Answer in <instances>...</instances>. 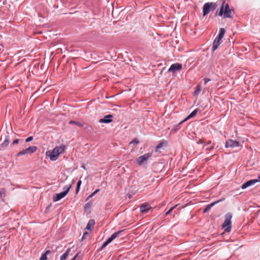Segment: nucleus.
Instances as JSON below:
<instances>
[{
  "mask_svg": "<svg viewBox=\"0 0 260 260\" xmlns=\"http://www.w3.org/2000/svg\"><path fill=\"white\" fill-rule=\"evenodd\" d=\"M64 145L56 146L52 151H48L46 154L51 161H55L58 159L59 155L64 151Z\"/></svg>",
  "mask_w": 260,
  "mask_h": 260,
  "instance_id": "f257e3e1",
  "label": "nucleus"
},
{
  "mask_svg": "<svg viewBox=\"0 0 260 260\" xmlns=\"http://www.w3.org/2000/svg\"><path fill=\"white\" fill-rule=\"evenodd\" d=\"M225 32V29L224 28H221L220 29L218 36L216 37L213 43L212 47V50L213 51H215L221 44L222 42L221 40L223 38Z\"/></svg>",
  "mask_w": 260,
  "mask_h": 260,
  "instance_id": "f03ea898",
  "label": "nucleus"
},
{
  "mask_svg": "<svg viewBox=\"0 0 260 260\" xmlns=\"http://www.w3.org/2000/svg\"><path fill=\"white\" fill-rule=\"evenodd\" d=\"M217 7L215 3L209 2L205 3L203 7V16H205L210 12L214 11Z\"/></svg>",
  "mask_w": 260,
  "mask_h": 260,
  "instance_id": "7ed1b4c3",
  "label": "nucleus"
},
{
  "mask_svg": "<svg viewBox=\"0 0 260 260\" xmlns=\"http://www.w3.org/2000/svg\"><path fill=\"white\" fill-rule=\"evenodd\" d=\"M72 188V185H66L63 187V191L58 193H56L53 196V201L54 202H57L64 198L68 193V192L70 191V189Z\"/></svg>",
  "mask_w": 260,
  "mask_h": 260,
  "instance_id": "20e7f679",
  "label": "nucleus"
},
{
  "mask_svg": "<svg viewBox=\"0 0 260 260\" xmlns=\"http://www.w3.org/2000/svg\"><path fill=\"white\" fill-rule=\"evenodd\" d=\"M123 231H119L117 232H115L113 233L109 238H108L106 241H105L103 244H102L101 249H102L104 248H105L108 244L111 243L114 239H115L116 238H117L119 234L122 232Z\"/></svg>",
  "mask_w": 260,
  "mask_h": 260,
  "instance_id": "39448f33",
  "label": "nucleus"
},
{
  "mask_svg": "<svg viewBox=\"0 0 260 260\" xmlns=\"http://www.w3.org/2000/svg\"><path fill=\"white\" fill-rule=\"evenodd\" d=\"M37 149V147L35 146H32L28 147L27 148L24 149L17 154V156H19L27 154H31L35 152Z\"/></svg>",
  "mask_w": 260,
  "mask_h": 260,
  "instance_id": "423d86ee",
  "label": "nucleus"
},
{
  "mask_svg": "<svg viewBox=\"0 0 260 260\" xmlns=\"http://www.w3.org/2000/svg\"><path fill=\"white\" fill-rule=\"evenodd\" d=\"M151 156V154L149 153H145L143 155L139 156L137 159V163L141 166L144 162H146L149 157Z\"/></svg>",
  "mask_w": 260,
  "mask_h": 260,
  "instance_id": "0eeeda50",
  "label": "nucleus"
},
{
  "mask_svg": "<svg viewBox=\"0 0 260 260\" xmlns=\"http://www.w3.org/2000/svg\"><path fill=\"white\" fill-rule=\"evenodd\" d=\"M225 2L223 4V6L220 8V9L218 13V15L219 16H221L223 15L224 18H228V4H225L224 5Z\"/></svg>",
  "mask_w": 260,
  "mask_h": 260,
  "instance_id": "6e6552de",
  "label": "nucleus"
},
{
  "mask_svg": "<svg viewBox=\"0 0 260 260\" xmlns=\"http://www.w3.org/2000/svg\"><path fill=\"white\" fill-rule=\"evenodd\" d=\"M182 64L179 63L172 64L168 70V72H172L173 73L182 69Z\"/></svg>",
  "mask_w": 260,
  "mask_h": 260,
  "instance_id": "1a4fd4ad",
  "label": "nucleus"
},
{
  "mask_svg": "<svg viewBox=\"0 0 260 260\" xmlns=\"http://www.w3.org/2000/svg\"><path fill=\"white\" fill-rule=\"evenodd\" d=\"M257 182V180H256V179L250 180L249 181H247L246 182L244 183V184H243L241 186V188L242 189H244L249 186H250L251 185L255 184Z\"/></svg>",
  "mask_w": 260,
  "mask_h": 260,
  "instance_id": "9d476101",
  "label": "nucleus"
},
{
  "mask_svg": "<svg viewBox=\"0 0 260 260\" xmlns=\"http://www.w3.org/2000/svg\"><path fill=\"white\" fill-rule=\"evenodd\" d=\"M112 115H107L104 116L103 118H101L99 120L100 123H109L112 121Z\"/></svg>",
  "mask_w": 260,
  "mask_h": 260,
  "instance_id": "9b49d317",
  "label": "nucleus"
},
{
  "mask_svg": "<svg viewBox=\"0 0 260 260\" xmlns=\"http://www.w3.org/2000/svg\"><path fill=\"white\" fill-rule=\"evenodd\" d=\"M198 111H199L198 109H194L186 118H185L183 120L181 121L179 123V124H182V123L186 121V120L194 117L197 114Z\"/></svg>",
  "mask_w": 260,
  "mask_h": 260,
  "instance_id": "f8f14e48",
  "label": "nucleus"
},
{
  "mask_svg": "<svg viewBox=\"0 0 260 260\" xmlns=\"http://www.w3.org/2000/svg\"><path fill=\"white\" fill-rule=\"evenodd\" d=\"M224 199H220V200H219L217 201H215V202H214L213 203H212L211 204H209V205H208L204 209V213H206V212H207L208 211H209L211 208L212 207H213L214 205H215L216 204L220 202H221L222 200H223Z\"/></svg>",
  "mask_w": 260,
  "mask_h": 260,
  "instance_id": "ddd939ff",
  "label": "nucleus"
},
{
  "mask_svg": "<svg viewBox=\"0 0 260 260\" xmlns=\"http://www.w3.org/2000/svg\"><path fill=\"white\" fill-rule=\"evenodd\" d=\"M151 207L148 204H143L140 207V212L142 213L147 212Z\"/></svg>",
  "mask_w": 260,
  "mask_h": 260,
  "instance_id": "4468645a",
  "label": "nucleus"
},
{
  "mask_svg": "<svg viewBox=\"0 0 260 260\" xmlns=\"http://www.w3.org/2000/svg\"><path fill=\"white\" fill-rule=\"evenodd\" d=\"M239 145V143L238 141L229 140V147L234 148L235 147H238Z\"/></svg>",
  "mask_w": 260,
  "mask_h": 260,
  "instance_id": "2eb2a0df",
  "label": "nucleus"
},
{
  "mask_svg": "<svg viewBox=\"0 0 260 260\" xmlns=\"http://www.w3.org/2000/svg\"><path fill=\"white\" fill-rule=\"evenodd\" d=\"M94 224V220L93 219H90L87 223L86 229L88 230H91V229L93 228Z\"/></svg>",
  "mask_w": 260,
  "mask_h": 260,
  "instance_id": "dca6fc26",
  "label": "nucleus"
},
{
  "mask_svg": "<svg viewBox=\"0 0 260 260\" xmlns=\"http://www.w3.org/2000/svg\"><path fill=\"white\" fill-rule=\"evenodd\" d=\"M71 248H68L66 251L60 256V260H65L67 257L69 256L70 252L71 251Z\"/></svg>",
  "mask_w": 260,
  "mask_h": 260,
  "instance_id": "f3484780",
  "label": "nucleus"
},
{
  "mask_svg": "<svg viewBox=\"0 0 260 260\" xmlns=\"http://www.w3.org/2000/svg\"><path fill=\"white\" fill-rule=\"evenodd\" d=\"M222 227L225 232H228V214L225 215L224 221L222 224Z\"/></svg>",
  "mask_w": 260,
  "mask_h": 260,
  "instance_id": "a211bd4d",
  "label": "nucleus"
},
{
  "mask_svg": "<svg viewBox=\"0 0 260 260\" xmlns=\"http://www.w3.org/2000/svg\"><path fill=\"white\" fill-rule=\"evenodd\" d=\"M10 142L9 137H6L4 141L2 143V146L3 147H6L8 145Z\"/></svg>",
  "mask_w": 260,
  "mask_h": 260,
  "instance_id": "6ab92c4d",
  "label": "nucleus"
},
{
  "mask_svg": "<svg viewBox=\"0 0 260 260\" xmlns=\"http://www.w3.org/2000/svg\"><path fill=\"white\" fill-rule=\"evenodd\" d=\"M197 143L198 144H205L206 145H210V146H211V145H214V144H212L211 141H208L207 143L205 142L203 140H200Z\"/></svg>",
  "mask_w": 260,
  "mask_h": 260,
  "instance_id": "aec40b11",
  "label": "nucleus"
},
{
  "mask_svg": "<svg viewBox=\"0 0 260 260\" xmlns=\"http://www.w3.org/2000/svg\"><path fill=\"white\" fill-rule=\"evenodd\" d=\"M69 124H75V125H77V126H78L79 127H82L83 126V124L82 123H81L79 122L73 121V120H71L69 122Z\"/></svg>",
  "mask_w": 260,
  "mask_h": 260,
  "instance_id": "412c9836",
  "label": "nucleus"
},
{
  "mask_svg": "<svg viewBox=\"0 0 260 260\" xmlns=\"http://www.w3.org/2000/svg\"><path fill=\"white\" fill-rule=\"evenodd\" d=\"M50 252V250H47L40 258V260H46L47 259V255Z\"/></svg>",
  "mask_w": 260,
  "mask_h": 260,
  "instance_id": "4be33fe9",
  "label": "nucleus"
},
{
  "mask_svg": "<svg viewBox=\"0 0 260 260\" xmlns=\"http://www.w3.org/2000/svg\"><path fill=\"white\" fill-rule=\"evenodd\" d=\"M81 184H82V181L81 180H79L77 182L76 189V193H78V192L80 190V188Z\"/></svg>",
  "mask_w": 260,
  "mask_h": 260,
  "instance_id": "5701e85b",
  "label": "nucleus"
},
{
  "mask_svg": "<svg viewBox=\"0 0 260 260\" xmlns=\"http://www.w3.org/2000/svg\"><path fill=\"white\" fill-rule=\"evenodd\" d=\"M100 191L99 189H96L94 192H93L91 194H90L86 199V201L88 200L89 199L93 197L95 194H96Z\"/></svg>",
  "mask_w": 260,
  "mask_h": 260,
  "instance_id": "b1692460",
  "label": "nucleus"
},
{
  "mask_svg": "<svg viewBox=\"0 0 260 260\" xmlns=\"http://www.w3.org/2000/svg\"><path fill=\"white\" fill-rule=\"evenodd\" d=\"M203 148H205V149L206 150H211L214 148V145H211V146H210V145H206L205 144H203Z\"/></svg>",
  "mask_w": 260,
  "mask_h": 260,
  "instance_id": "393cba45",
  "label": "nucleus"
},
{
  "mask_svg": "<svg viewBox=\"0 0 260 260\" xmlns=\"http://www.w3.org/2000/svg\"><path fill=\"white\" fill-rule=\"evenodd\" d=\"M6 196V190L3 188L0 190V197L4 198Z\"/></svg>",
  "mask_w": 260,
  "mask_h": 260,
  "instance_id": "a878e982",
  "label": "nucleus"
},
{
  "mask_svg": "<svg viewBox=\"0 0 260 260\" xmlns=\"http://www.w3.org/2000/svg\"><path fill=\"white\" fill-rule=\"evenodd\" d=\"M234 15V12L233 10L229 8V18H232Z\"/></svg>",
  "mask_w": 260,
  "mask_h": 260,
  "instance_id": "bb28decb",
  "label": "nucleus"
},
{
  "mask_svg": "<svg viewBox=\"0 0 260 260\" xmlns=\"http://www.w3.org/2000/svg\"><path fill=\"white\" fill-rule=\"evenodd\" d=\"M139 143V141L138 140V139L137 138H135L133 140H132L131 142H130V144H138V143Z\"/></svg>",
  "mask_w": 260,
  "mask_h": 260,
  "instance_id": "cd10ccee",
  "label": "nucleus"
},
{
  "mask_svg": "<svg viewBox=\"0 0 260 260\" xmlns=\"http://www.w3.org/2000/svg\"><path fill=\"white\" fill-rule=\"evenodd\" d=\"M163 145H164L163 142H161L159 144H158L156 147V151H157L159 149L161 148L162 147Z\"/></svg>",
  "mask_w": 260,
  "mask_h": 260,
  "instance_id": "c85d7f7f",
  "label": "nucleus"
},
{
  "mask_svg": "<svg viewBox=\"0 0 260 260\" xmlns=\"http://www.w3.org/2000/svg\"><path fill=\"white\" fill-rule=\"evenodd\" d=\"M201 89L200 88V86H198L197 88L196 89V90L194 92V94H197L201 91Z\"/></svg>",
  "mask_w": 260,
  "mask_h": 260,
  "instance_id": "c756f323",
  "label": "nucleus"
},
{
  "mask_svg": "<svg viewBox=\"0 0 260 260\" xmlns=\"http://www.w3.org/2000/svg\"><path fill=\"white\" fill-rule=\"evenodd\" d=\"M33 140V137L32 136H30L29 137H28L27 139H25V142H29L31 141H32Z\"/></svg>",
  "mask_w": 260,
  "mask_h": 260,
  "instance_id": "7c9ffc66",
  "label": "nucleus"
},
{
  "mask_svg": "<svg viewBox=\"0 0 260 260\" xmlns=\"http://www.w3.org/2000/svg\"><path fill=\"white\" fill-rule=\"evenodd\" d=\"M232 217V216H229V222H228V224H229V232H230V230H231V222H230V219Z\"/></svg>",
  "mask_w": 260,
  "mask_h": 260,
  "instance_id": "2f4dec72",
  "label": "nucleus"
},
{
  "mask_svg": "<svg viewBox=\"0 0 260 260\" xmlns=\"http://www.w3.org/2000/svg\"><path fill=\"white\" fill-rule=\"evenodd\" d=\"M175 207H173L172 208H171V209H170L166 213V215H168L172 210L173 209L175 208Z\"/></svg>",
  "mask_w": 260,
  "mask_h": 260,
  "instance_id": "473e14b6",
  "label": "nucleus"
},
{
  "mask_svg": "<svg viewBox=\"0 0 260 260\" xmlns=\"http://www.w3.org/2000/svg\"><path fill=\"white\" fill-rule=\"evenodd\" d=\"M91 206V204L89 203H87L85 204V208H89Z\"/></svg>",
  "mask_w": 260,
  "mask_h": 260,
  "instance_id": "72a5a7b5",
  "label": "nucleus"
},
{
  "mask_svg": "<svg viewBox=\"0 0 260 260\" xmlns=\"http://www.w3.org/2000/svg\"><path fill=\"white\" fill-rule=\"evenodd\" d=\"M19 142V139H15V140L13 141V144H17Z\"/></svg>",
  "mask_w": 260,
  "mask_h": 260,
  "instance_id": "f704fd0d",
  "label": "nucleus"
},
{
  "mask_svg": "<svg viewBox=\"0 0 260 260\" xmlns=\"http://www.w3.org/2000/svg\"><path fill=\"white\" fill-rule=\"evenodd\" d=\"M78 254L77 253L71 260H76V258L78 256Z\"/></svg>",
  "mask_w": 260,
  "mask_h": 260,
  "instance_id": "c9c22d12",
  "label": "nucleus"
},
{
  "mask_svg": "<svg viewBox=\"0 0 260 260\" xmlns=\"http://www.w3.org/2000/svg\"><path fill=\"white\" fill-rule=\"evenodd\" d=\"M210 81L209 79L206 78L204 79L205 84H206L208 81Z\"/></svg>",
  "mask_w": 260,
  "mask_h": 260,
  "instance_id": "e433bc0d",
  "label": "nucleus"
},
{
  "mask_svg": "<svg viewBox=\"0 0 260 260\" xmlns=\"http://www.w3.org/2000/svg\"><path fill=\"white\" fill-rule=\"evenodd\" d=\"M87 235H88V233H87V232H84V234H83V237H82V239H83V238H84V237H85V236H86Z\"/></svg>",
  "mask_w": 260,
  "mask_h": 260,
  "instance_id": "4c0bfd02",
  "label": "nucleus"
},
{
  "mask_svg": "<svg viewBox=\"0 0 260 260\" xmlns=\"http://www.w3.org/2000/svg\"><path fill=\"white\" fill-rule=\"evenodd\" d=\"M228 140L225 141V148H228Z\"/></svg>",
  "mask_w": 260,
  "mask_h": 260,
  "instance_id": "58836bf2",
  "label": "nucleus"
},
{
  "mask_svg": "<svg viewBox=\"0 0 260 260\" xmlns=\"http://www.w3.org/2000/svg\"><path fill=\"white\" fill-rule=\"evenodd\" d=\"M256 180H257V182H260V176H258V178Z\"/></svg>",
  "mask_w": 260,
  "mask_h": 260,
  "instance_id": "ea45409f",
  "label": "nucleus"
},
{
  "mask_svg": "<svg viewBox=\"0 0 260 260\" xmlns=\"http://www.w3.org/2000/svg\"><path fill=\"white\" fill-rule=\"evenodd\" d=\"M84 170H86V167H85L84 165H83L82 167Z\"/></svg>",
  "mask_w": 260,
  "mask_h": 260,
  "instance_id": "a19ab883",
  "label": "nucleus"
}]
</instances>
